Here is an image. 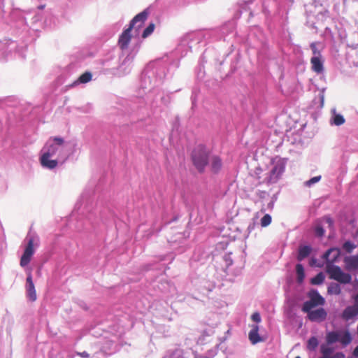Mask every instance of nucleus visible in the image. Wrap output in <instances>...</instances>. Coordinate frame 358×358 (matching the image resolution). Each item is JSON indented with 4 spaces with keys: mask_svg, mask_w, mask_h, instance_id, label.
<instances>
[{
    "mask_svg": "<svg viewBox=\"0 0 358 358\" xmlns=\"http://www.w3.org/2000/svg\"><path fill=\"white\" fill-rule=\"evenodd\" d=\"M341 255V250L338 248L329 249L323 255L326 259V271L329 275V278L340 283L348 284L352 280V276L348 273H345L338 266L334 264Z\"/></svg>",
    "mask_w": 358,
    "mask_h": 358,
    "instance_id": "obj_1",
    "label": "nucleus"
},
{
    "mask_svg": "<svg viewBox=\"0 0 358 358\" xmlns=\"http://www.w3.org/2000/svg\"><path fill=\"white\" fill-rule=\"evenodd\" d=\"M64 143V138L61 137H51L43 148V153L40 157V162L42 166L53 169L58 164V159H50V158L58 152H61L63 150L62 146Z\"/></svg>",
    "mask_w": 358,
    "mask_h": 358,
    "instance_id": "obj_2",
    "label": "nucleus"
},
{
    "mask_svg": "<svg viewBox=\"0 0 358 358\" xmlns=\"http://www.w3.org/2000/svg\"><path fill=\"white\" fill-rule=\"evenodd\" d=\"M192 159L198 171L203 172L210 161L209 150L202 145H198L192 152Z\"/></svg>",
    "mask_w": 358,
    "mask_h": 358,
    "instance_id": "obj_3",
    "label": "nucleus"
},
{
    "mask_svg": "<svg viewBox=\"0 0 358 358\" xmlns=\"http://www.w3.org/2000/svg\"><path fill=\"white\" fill-rule=\"evenodd\" d=\"M308 296L309 300L303 303L302 311L306 313H325L323 308L318 309L315 312H310L313 308L323 306L325 301L324 299L316 291H309Z\"/></svg>",
    "mask_w": 358,
    "mask_h": 358,
    "instance_id": "obj_4",
    "label": "nucleus"
},
{
    "mask_svg": "<svg viewBox=\"0 0 358 358\" xmlns=\"http://www.w3.org/2000/svg\"><path fill=\"white\" fill-rule=\"evenodd\" d=\"M251 320L253 323L249 324L251 328L248 333V338L252 345H256L259 343L264 342L265 338L261 336L259 333L262 328L259 324L262 322L261 315H251Z\"/></svg>",
    "mask_w": 358,
    "mask_h": 358,
    "instance_id": "obj_5",
    "label": "nucleus"
},
{
    "mask_svg": "<svg viewBox=\"0 0 358 358\" xmlns=\"http://www.w3.org/2000/svg\"><path fill=\"white\" fill-rule=\"evenodd\" d=\"M274 166L268 176L262 182L266 183L276 182L285 171V164L282 159L273 162Z\"/></svg>",
    "mask_w": 358,
    "mask_h": 358,
    "instance_id": "obj_6",
    "label": "nucleus"
},
{
    "mask_svg": "<svg viewBox=\"0 0 358 358\" xmlns=\"http://www.w3.org/2000/svg\"><path fill=\"white\" fill-rule=\"evenodd\" d=\"M122 346L123 344L120 341V338L113 336L112 338L105 341L102 344L101 350L104 354L110 355L118 352Z\"/></svg>",
    "mask_w": 358,
    "mask_h": 358,
    "instance_id": "obj_7",
    "label": "nucleus"
},
{
    "mask_svg": "<svg viewBox=\"0 0 358 358\" xmlns=\"http://www.w3.org/2000/svg\"><path fill=\"white\" fill-rule=\"evenodd\" d=\"M155 317L152 320V322L156 329L164 334V336H167L169 334V327L161 322L171 321V317H168L166 315H154Z\"/></svg>",
    "mask_w": 358,
    "mask_h": 358,
    "instance_id": "obj_8",
    "label": "nucleus"
},
{
    "mask_svg": "<svg viewBox=\"0 0 358 358\" xmlns=\"http://www.w3.org/2000/svg\"><path fill=\"white\" fill-rule=\"evenodd\" d=\"M34 253V238H30L27 245L25 247L23 255L20 258V264L22 267H24L31 262V257Z\"/></svg>",
    "mask_w": 358,
    "mask_h": 358,
    "instance_id": "obj_9",
    "label": "nucleus"
},
{
    "mask_svg": "<svg viewBox=\"0 0 358 358\" xmlns=\"http://www.w3.org/2000/svg\"><path fill=\"white\" fill-rule=\"evenodd\" d=\"M148 15L149 13L147 9L137 14L129 23V27H130V29H133L134 28L136 30L141 29L144 24L145 20H147Z\"/></svg>",
    "mask_w": 358,
    "mask_h": 358,
    "instance_id": "obj_10",
    "label": "nucleus"
},
{
    "mask_svg": "<svg viewBox=\"0 0 358 358\" xmlns=\"http://www.w3.org/2000/svg\"><path fill=\"white\" fill-rule=\"evenodd\" d=\"M26 290L27 295L29 299L31 301H36L37 299V295L31 273L28 275L26 280Z\"/></svg>",
    "mask_w": 358,
    "mask_h": 358,
    "instance_id": "obj_11",
    "label": "nucleus"
},
{
    "mask_svg": "<svg viewBox=\"0 0 358 358\" xmlns=\"http://www.w3.org/2000/svg\"><path fill=\"white\" fill-rule=\"evenodd\" d=\"M131 30H132V29H130V27H129L120 36V38L118 40V45L122 50H125L128 48V45L131 39Z\"/></svg>",
    "mask_w": 358,
    "mask_h": 358,
    "instance_id": "obj_12",
    "label": "nucleus"
},
{
    "mask_svg": "<svg viewBox=\"0 0 358 358\" xmlns=\"http://www.w3.org/2000/svg\"><path fill=\"white\" fill-rule=\"evenodd\" d=\"M345 268L347 271H353L358 269V255L347 256L343 259Z\"/></svg>",
    "mask_w": 358,
    "mask_h": 358,
    "instance_id": "obj_13",
    "label": "nucleus"
},
{
    "mask_svg": "<svg viewBox=\"0 0 358 358\" xmlns=\"http://www.w3.org/2000/svg\"><path fill=\"white\" fill-rule=\"evenodd\" d=\"M310 64H311V69L312 70L317 73H321L324 71V66H323V61L322 59V57H313L310 59Z\"/></svg>",
    "mask_w": 358,
    "mask_h": 358,
    "instance_id": "obj_14",
    "label": "nucleus"
},
{
    "mask_svg": "<svg viewBox=\"0 0 358 358\" xmlns=\"http://www.w3.org/2000/svg\"><path fill=\"white\" fill-rule=\"evenodd\" d=\"M210 162L211 171L215 173H218L222 166L221 158L217 155H213L210 157Z\"/></svg>",
    "mask_w": 358,
    "mask_h": 358,
    "instance_id": "obj_15",
    "label": "nucleus"
},
{
    "mask_svg": "<svg viewBox=\"0 0 358 358\" xmlns=\"http://www.w3.org/2000/svg\"><path fill=\"white\" fill-rule=\"evenodd\" d=\"M338 342L341 343L344 347L349 345L352 341V336L348 331H339Z\"/></svg>",
    "mask_w": 358,
    "mask_h": 358,
    "instance_id": "obj_16",
    "label": "nucleus"
},
{
    "mask_svg": "<svg viewBox=\"0 0 358 358\" xmlns=\"http://www.w3.org/2000/svg\"><path fill=\"white\" fill-rule=\"evenodd\" d=\"M311 248L308 245H302L299 248L298 251V255H297V259L298 261L301 262L307 257L309 256V255L311 252Z\"/></svg>",
    "mask_w": 358,
    "mask_h": 358,
    "instance_id": "obj_17",
    "label": "nucleus"
},
{
    "mask_svg": "<svg viewBox=\"0 0 358 358\" xmlns=\"http://www.w3.org/2000/svg\"><path fill=\"white\" fill-rule=\"evenodd\" d=\"M335 348L328 343H322L320 345V352L322 355V357L328 358L334 352Z\"/></svg>",
    "mask_w": 358,
    "mask_h": 358,
    "instance_id": "obj_18",
    "label": "nucleus"
},
{
    "mask_svg": "<svg viewBox=\"0 0 358 358\" xmlns=\"http://www.w3.org/2000/svg\"><path fill=\"white\" fill-rule=\"evenodd\" d=\"M339 331H331L327 333L326 342L328 344L333 345L338 342Z\"/></svg>",
    "mask_w": 358,
    "mask_h": 358,
    "instance_id": "obj_19",
    "label": "nucleus"
},
{
    "mask_svg": "<svg viewBox=\"0 0 358 358\" xmlns=\"http://www.w3.org/2000/svg\"><path fill=\"white\" fill-rule=\"evenodd\" d=\"M319 345V341L317 338L315 336H311L307 342V350L311 352H314L316 350L317 346Z\"/></svg>",
    "mask_w": 358,
    "mask_h": 358,
    "instance_id": "obj_20",
    "label": "nucleus"
},
{
    "mask_svg": "<svg viewBox=\"0 0 358 358\" xmlns=\"http://www.w3.org/2000/svg\"><path fill=\"white\" fill-rule=\"evenodd\" d=\"M296 275H297V282L299 283H301L303 280H304V278H305V273H304V268H303V266H302V264H297L296 265Z\"/></svg>",
    "mask_w": 358,
    "mask_h": 358,
    "instance_id": "obj_21",
    "label": "nucleus"
},
{
    "mask_svg": "<svg viewBox=\"0 0 358 358\" xmlns=\"http://www.w3.org/2000/svg\"><path fill=\"white\" fill-rule=\"evenodd\" d=\"M327 292L330 294L339 295L341 293V286L337 283H331L328 287Z\"/></svg>",
    "mask_w": 358,
    "mask_h": 358,
    "instance_id": "obj_22",
    "label": "nucleus"
},
{
    "mask_svg": "<svg viewBox=\"0 0 358 358\" xmlns=\"http://www.w3.org/2000/svg\"><path fill=\"white\" fill-rule=\"evenodd\" d=\"M287 320H289L292 322L296 323V329H299L302 327V320L299 317H297V315L291 314V315H287Z\"/></svg>",
    "mask_w": 358,
    "mask_h": 358,
    "instance_id": "obj_23",
    "label": "nucleus"
},
{
    "mask_svg": "<svg viewBox=\"0 0 358 358\" xmlns=\"http://www.w3.org/2000/svg\"><path fill=\"white\" fill-rule=\"evenodd\" d=\"M327 317V315H307V318L310 322H323Z\"/></svg>",
    "mask_w": 358,
    "mask_h": 358,
    "instance_id": "obj_24",
    "label": "nucleus"
},
{
    "mask_svg": "<svg viewBox=\"0 0 358 358\" xmlns=\"http://www.w3.org/2000/svg\"><path fill=\"white\" fill-rule=\"evenodd\" d=\"M324 280V275L322 272H320L318 274H317L314 278L310 279V283L313 285H320L323 282Z\"/></svg>",
    "mask_w": 358,
    "mask_h": 358,
    "instance_id": "obj_25",
    "label": "nucleus"
},
{
    "mask_svg": "<svg viewBox=\"0 0 358 358\" xmlns=\"http://www.w3.org/2000/svg\"><path fill=\"white\" fill-rule=\"evenodd\" d=\"M155 24L154 23H150L149 25L145 29L142 34V37L145 38L148 37L155 30Z\"/></svg>",
    "mask_w": 358,
    "mask_h": 358,
    "instance_id": "obj_26",
    "label": "nucleus"
},
{
    "mask_svg": "<svg viewBox=\"0 0 358 358\" xmlns=\"http://www.w3.org/2000/svg\"><path fill=\"white\" fill-rule=\"evenodd\" d=\"M92 80V73L90 72H85L83 73L78 78V82L80 83H87Z\"/></svg>",
    "mask_w": 358,
    "mask_h": 358,
    "instance_id": "obj_27",
    "label": "nucleus"
},
{
    "mask_svg": "<svg viewBox=\"0 0 358 358\" xmlns=\"http://www.w3.org/2000/svg\"><path fill=\"white\" fill-rule=\"evenodd\" d=\"M356 248V245L351 241H345L343 245V248L348 252L351 253L352 250Z\"/></svg>",
    "mask_w": 358,
    "mask_h": 358,
    "instance_id": "obj_28",
    "label": "nucleus"
},
{
    "mask_svg": "<svg viewBox=\"0 0 358 358\" xmlns=\"http://www.w3.org/2000/svg\"><path fill=\"white\" fill-rule=\"evenodd\" d=\"M333 122L336 126L342 125L345 123V118L340 114H336L334 117Z\"/></svg>",
    "mask_w": 358,
    "mask_h": 358,
    "instance_id": "obj_29",
    "label": "nucleus"
},
{
    "mask_svg": "<svg viewBox=\"0 0 358 358\" xmlns=\"http://www.w3.org/2000/svg\"><path fill=\"white\" fill-rule=\"evenodd\" d=\"M271 222V217L268 214H266L264 215V217L261 219V226L262 227H266L268 226Z\"/></svg>",
    "mask_w": 358,
    "mask_h": 358,
    "instance_id": "obj_30",
    "label": "nucleus"
},
{
    "mask_svg": "<svg viewBox=\"0 0 358 358\" xmlns=\"http://www.w3.org/2000/svg\"><path fill=\"white\" fill-rule=\"evenodd\" d=\"M76 355H78L82 358H90V354L86 351H83L82 352H76L74 354H69L68 355V357L74 358Z\"/></svg>",
    "mask_w": 358,
    "mask_h": 358,
    "instance_id": "obj_31",
    "label": "nucleus"
},
{
    "mask_svg": "<svg viewBox=\"0 0 358 358\" xmlns=\"http://www.w3.org/2000/svg\"><path fill=\"white\" fill-rule=\"evenodd\" d=\"M343 313H358V303L355 302L353 306L347 308Z\"/></svg>",
    "mask_w": 358,
    "mask_h": 358,
    "instance_id": "obj_32",
    "label": "nucleus"
},
{
    "mask_svg": "<svg viewBox=\"0 0 358 358\" xmlns=\"http://www.w3.org/2000/svg\"><path fill=\"white\" fill-rule=\"evenodd\" d=\"M316 45H317V43H315V42H313V43H310V49H311V50H312V52H313V55H314L313 57H317V56H318V57H322L321 53H320V52L317 50V46H316Z\"/></svg>",
    "mask_w": 358,
    "mask_h": 358,
    "instance_id": "obj_33",
    "label": "nucleus"
},
{
    "mask_svg": "<svg viewBox=\"0 0 358 358\" xmlns=\"http://www.w3.org/2000/svg\"><path fill=\"white\" fill-rule=\"evenodd\" d=\"M320 179H321V176H315V177H313V178H310L309 180L306 181V184L308 186H310L313 184L319 182L320 180Z\"/></svg>",
    "mask_w": 358,
    "mask_h": 358,
    "instance_id": "obj_34",
    "label": "nucleus"
},
{
    "mask_svg": "<svg viewBox=\"0 0 358 358\" xmlns=\"http://www.w3.org/2000/svg\"><path fill=\"white\" fill-rule=\"evenodd\" d=\"M315 234L319 237H322L324 234V230L323 227L321 226H317L315 227Z\"/></svg>",
    "mask_w": 358,
    "mask_h": 358,
    "instance_id": "obj_35",
    "label": "nucleus"
},
{
    "mask_svg": "<svg viewBox=\"0 0 358 358\" xmlns=\"http://www.w3.org/2000/svg\"><path fill=\"white\" fill-rule=\"evenodd\" d=\"M345 354L342 352H338L334 355L329 356L328 358H344Z\"/></svg>",
    "mask_w": 358,
    "mask_h": 358,
    "instance_id": "obj_36",
    "label": "nucleus"
},
{
    "mask_svg": "<svg viewBox=\"0 0 358 358\" xmlns=\"http://www.w3.org/2000/svg\"><path fill=\"white\" fill-rule=\"evenodd\" d=\"M343 319L346 320H352L355 317L358 316V315H340Z\"/></svg>",
    "mask_w": 358,
    "mask_h": 358,
    "instance_id": "obj_37",
    "label": "nucleus"
},
{
    "mask_svg": "<svg viewBox=\"0 0 358 358\" xmlns=\"http://www.w3.org/2000/svg\"><path fill=\"white\" fill-rule=\"evenodd\" d=\"M352 355L355 358H358V345L354 349Z\"/></svg>",
    "mask_w": 358,
    "mask_h": 358,
    "instance_id": "obj_38",
    "label": "nucleus"
},
{
    "mask_svg": "<svg viewBox=\"0 0 358 358\" xmlns=\"http://www.w3.org/2000/svg\"><path fill=\"white\" fill-rule=\"evenodd\" d=\"M203 336H204V335L203 334L201 336H200V337L199 338L198 341H197V342H198V343H199V344H203Z\"/></svg>",
    "mask_w": 358,
    "mask_h": 358,
    "instance_id": "obj_39",
    "label": "nucleus"
},
{
    "mask_svg": "<svg viewBox=\"0 0 358 358\" xmlns=\"http://www.w3.org/2000/svg\"><path fill=\"white\" fill-rule=\"evenodd\" d=\"M326 220H327V222H328L329 224V225H331L333 224V222L330 217H327Z\"/></svg>",
    "mask_w": 358,
    "mask_h": 358,
    "instance_id": "obj_40",
    "label": "nucleus"
},
{
    "mask_svg": "<svg viewBox=\"0 0 358 358\" xmlns=\"http://www.w3.org/2000/svg\"><path fill=\"white\" fill-rule=\"evenodd\" d=\"M355 302L358 303V293L353 297Z\"/></svg>",
    "mask_w": 358,
    "mask_h": 358,
    "instance_id": "obj_41",
    "label": "nucleus"
},
{
    "mask_svg": "<svg viewBox=\"0 0 358 358\" xmlns=\"http://www.w3.org/2000/svg\"><path fill=\"white\" fill-rule=\"evenodd\" d=\"M44 8H45V5L38 6V8L41 10L43 9Z\"/></svg>",
    "mask_w": 358,
    "mask_h": 358,
    "instance_id": "obj_42",
    "label": "nucleus"
},
{
    "mask_svg": "<svg viewBox=\"0 0 358 358\" xmlns=\"http://www.w3.org/2000/svg\"><path fill=\"white\" fill-rule=\"evenodd\" d=\"M295 358H301L300 356H296Z\"/></svg>",
    "mask_w": 358,
    "mask_h": 358,
    "instance_id": "obj_43",
    "label": "nucleus"
},
{
    "mask_svg": "<svg viewBox=\"0 0 358 358\" xmlns=\"http://www.w3.org/2000/svg\"><path fill=\"white\" fill-rule=\"evenodd\" d=\"M320 358H325V357H320Z\"/></svg>",
    "mask_w": 358,
    "mask_h": 358,
    "instance_id": "obj_44",
    "label": "nucleus"
}]
</instances>
